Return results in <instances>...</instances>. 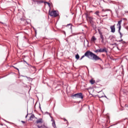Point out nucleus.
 Returning a JSON list of instances; mask_svg holds the SVG:
<instances>
[{"mask_svg":"<svg viewBox=\"0 0 128 128\" xmlns=\"http://www.w3.org/2000/svg\"><path fill=\"white\" fill-rule=\"evenodd\" d=\"M64 121H65V122H68V120H64Z\"/></svg>","mask_w":128,"mask_h":128,"instance_id":"nucleus-26","label":"nucleus"},{"mask_svg":"<svg viewBox=\"0 0 128 128\" xmlns=\"http://www.w3.org/2000/svg\"><path fill=\"white\" fill-rule=\"evenodd\" d=\"M62 32H63V34H66V32L63 31Z\"/></svg>","mask_w":128,"mask_h":128,"instance_id":"nucleus-22","label":"nucleus"},{"mask_svg":"<svg viewBox=\"0 0 128 128\" xmlns=\"http://www.w3.org/2000/svg\"><path fill=\"white\" fill-rule=\"evenodd\" d=\"M119 42H122V40H120Z\"/></svg>","mask_w":128,"mask_h":128,"instance_id":"nucleus-24","label":"nucleus"},{"mask_svg":"<svg viewBox=\"0 0 128 128\" xmlns=\"http://www.w3.org/2000/svg\"><path fill=\"white\" fill-rule=\"evenodd\" d=\"M84 56H86L87 58H90H90H92L93 60H100V62L102 60V58H100V56H98L96 54L92 53V52L90 50H88L85 52L84 54L80 58V60H82L84 58Z\"/></svg>","mask_w":128,"mask_h":128,"instance_id":"nucleus-1","label":"nucleus"},{"mask_svg":"<svg viewBox=\"0 0 128 128\" xmlns=\"http://www.w3.org/2000/svg\"><path fill=\"white\" fill-rule=\"evenodd\" d=\"M36 124H42V118H39L38 120L36 122Z\"/></svg>","mask_w":128,"mask_h":128,"instance_id":"nucleus-10","label":"nucleus"},{"mask_svg":"<svg viewBox=\"0 0 128 128\" xmlns=\"http://www.w3.org/2000/svg\"><path fill=\"white\" fill-rule=\"evenodd\" d=\"M114 44H115V46H116V43H115Z\"/></svg>","mask_w":128,"mask_h":128,"instance_id":"nucleus-25","label":"nucleus"},{"mask_svg":"<svg viewBox=\"0 0 128 128\" xmlns=\"http://www.w3.org/2000/svg\"><path fill=\"white\" fill-rule=\"evenodd\" d=\"M34 118V114L31 115V116H30V120H32Z\"/></svg>","mask_w":128,"mask_h":128,"instance_id":"nucleus-13","label":"nucleus"},{"mask_svg":"<svg viewBox=\"0 0 128 128\" xmlns=\"http://www.w3.org/2000/svg\"><path fill=\"white\" fill-rule=\"evenodd\" d=\"M98 33L100 36V40H101V42L102 44H104V35H102V32L100 30H98Z\"/></svg>","mask_w":128,"mask_h":128,"instance_id":"nucleus-5","label":"nucleus"},{"mask_svg":"<svg viewBox=\"0 0 128 128\" xmlns=\"http://www.w3.org/2000/svg\"><path fill=\"white\" fill-rule=\"evenodd\" d=\"M94 52H96H96H108V50L106 49V48H103L96 50Z\"/></svg>","mask_w":128,"mask_h":128,"instance_id":"nucleus-4","label":"nucleus"},{"mask_svg":"<svg viewBox=\"0 0 128 128\" xmlns=\"http://www.w3.org/2000/svg\"><path fill=\"white\" fill-rule=\"evenodd\" d=\"M94 82H96V81L92 79L90 80V83L91 84H94Z\"/></svg>","mask_w":128,"mask_h":128,"instance_id":"nucleus-12","label":"nucleus"},{"mask_svg":"<svg viewBox=\"0 0 128 128\" xmlns=\"http://www.w3.org/2000/svg\"><path fill=\"white\" fill-rule=\"evenodd\" d=\"M125 28H126V30H128V26H126Z\"/></svg>","mask_w":128,"mask_h":128,"instance_id":"nucleus-20","label":"nucleus"},{"mask_svg":"<svg viewBox=\"0 0 128 128\" xmlns=\"http://www.w3.org/2000/svg\"><path fill=\"white\" fill-rule=\"evenodd\" d=\"M86 20H88L90 16V14H86Z\"/></svg>","mask_w":128,"mask_h":128,"instance_id":"nucleus-14","label":"nucleus"},{"mask_svg":"<svg viewBox=\"0 0 128 128\" xmlns=\"http://www.w3.org/2000/svg\"><path fill=\"white\" fill-rule=\"evenodd\" d=\"M16 70H18V68L15 67Z\"/></svg>","mask_w":128,"mask_h":128,"instance_id":"nucleus-23","label":"nucleus"},{"mask_svg":"<svg viewBox=\"0 0 128 128\" xmlns=\"http://www.w3.org/2000/svg\"><path fill=\"white\" fill-rule=\"evenodd\" d=\"M94 18L92 16H90L87 19V20H89L90 23L92 24V22Z\"/></svg>","mask_w":128,"mask_h":128,"instance_id":"nucleus-11","label":"nucleus"},{"mask_svg":"<svg viewBox=\"0 0 128 128\" xmlns=\"http://www.w3.org/2000/svg\"><path fill=\"white\" fill-rule=\"evenodd\" d=\"M122 20H120L118 22V23L117 24V26H118V30H120V28H122Z\"/></svg>","mask_w":128,"mask_h":128,"instance_id":"nucleus-7","label":"nucleus"},{"mask_svg":"<svg viewBox=\"0 0 128 128\" xmlns=\"http://www.w3.org/2000/svg\"><path fill=\"white\" fill-rule=\"evenodd\" d=\"M96 14V16H100V14H100V12L98 11H96V12H95Z\"/></svg>","mask_w":128,"mask_h":128,"instance_id":"nucleus-16","label":"nucleus"},{"mask_svg":"<svg viewBox=\"0 0 128 128\" xmlns=\"http://www.w3.org/2000/svg\"><path fill=\"white\" fill-rule=\"evenodd\" d=\"M104 93H102V92H100L98 94V96L99 98H104Z\"/></svg>","mask_w":128,"mask_h":128,"instance_id":"nucleus-9","label":"nucleus"},{"mask_svg":"<svg viewBox=\"0 0 128 128\" xmlns=\"http://www.w3.org/2000/svg\"><path fill=\"white\" fill-rule=\"evenodd\" d=\"M96 38L94 36H92L91 38V42H96Z\"/></svg>","mask_w":128,"mask_h":128,"instance_id":"nucleus-8","label":"nucleus"},{"mask_svg":"<svg viewBox=\"0 0 128 128\" xmlns=\"http://www.w3.org/2000/svg\"><path fill=\"white\" fill-rule=\"evenodd\" d=\"M119 33L120 34V38H122V34L120 32V30L119 31Z\"/></svg>","mask_w":128,"mask_h":128,"instance_id":"nucleus-17","label":"nucleus"},{"mask_svg":"<svg viewBox=\"0 0 128 128\" xmlns=\"http://www.w3.org/2000/svg\"><path fill=\"white\" fill-rule=\"evenodd\" d=\"M21 122H22L24 124H26V122L24 121H21Z\"/></svg>","mask_w":128,"mask_h":128,"instance_id":"nucleus-21","label":"nucleus"},{"mask_svg":"<svg viewBox=\"0 0 128 128\" xmlns=\"http://www.w3.org/2000/svg\"><path fill=\"white\" fill-rule=\"evenodd\" d=\"M41 2H44L42 1Z\"/></svg>","mask_w":128,"mask_h":128,"instance_id":"nucleus-27","label":"nucleus"},{"mask_svg":"<svg viewBox=\"0 0 128 128\" xmlns=\"http://www.w3.org/2000/svg\"><path fill=\"white\" fill-rule=\"evenodd\" d=\"M76 60H78L80 58V55H78V54H76Z\"/></svg>","mask_w":128,"mask_h":128,"instance_id":"nucleus-15","label":"nucleus"},{"mask_svg":"<svg viewBox=\"0 0 128 128\" xmlns=\"http://www.w3.org/2000/svg\"><path fill=\"white\" fill-rule=\"evenodd\" d=\"M73 98H84V96L82 95V93L80 92L72 96Z\"/></svg>","mask_w":128,"mask_h":128,"instance_id":"nucleus-3","label":"nucleus"},{"mask_svg":"<svg viewBox=\"0 0 128 128\" xmlns=\"http://www.w3.org/2000/svg\"><path fill=\"white\" fill-rule=\"evenodd\" d=\"M52 126H54V128L56 126V122L54 121L52 122Z\"/></svg>","mask_w":128,"mask_h":128,"instance_id":"nucleus-18","label":"nucleus"},{"mask_svg":"<svg viewBox=\"0 0 128 128\" xmlns=\"http://www.w3.org/2000/svg\"><path fill=\"white\" fill-rule=\"evenodd\" d=\"M45 4H48V6H50V3L48 2H46Z\"/></svg>","mask_w":128,"mask_h":128,"instance_id":"nucleus-19","label":"nucleus"},{"mask_svg":"<svg viewBox=\"0 0 128 128\" xmlns=\"http://www.w3.org/2000/svg\"><path fill=\"white\" fill-rule=\"evenodd\" d=\"M110 28L111 30V32H116V24H114L113 26H110Z\"/></svg>","mask_w":128,"mask_h":128,"instance_id":"nucleus-6","label":"nucleus"},{"mask_svg":"<svg viewBox=\"0 0 128 128\" xmlns=\"http://www.w3.org/2000/svg\"><path fill=\"white\" fill-rule=\"evenodd\" d=\"M49 14L50 16H53V18H56V16H58V12L54 10L52 11L49 10Z\"/></svg>","mask_w":128,"mask_h":128,"instance_id":"nucleus-2","label":"nucleus"}]
</instances>
